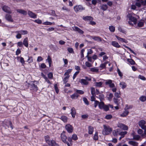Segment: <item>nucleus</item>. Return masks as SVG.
I'll return each instance as SVG.
<instances>
[{
  "label": "nucleus",
  "instance_id": "obj_1",
  "mask_svg": "<svg viewBox=\"0 0 146 146\" xmlns=\"http://www.w3.org/2000/svg\"><path fill=\"white\" fill-rule=\"evenodd\" d=\"M46 142L49 146H59L58 144L53 139H51L50 137L47 135L44 137Z\"/></svg>",
  "mask_w": 146,
  "mask_h": 146
},
{
  "label": "nucleus",
  "instance_id": "obj_2",
  "mask_svg": "<svg viewBox=\"0 0 146 146\" xmlns=\"http://www.w3.org/2000/svg\"><path fill=\"white\" fill-rule=\"evenodd\" d=\"M104 129L102 131V133L104 135L109 134L111 133L112 129L109 126H106V125H104Z\"/></svg>",
  "mask_w": 146,
  "mask_h": 146
},
{
  "label": "nucleus",
  "instance_id": "obj_3",
  "mask_svg": "<svg viewBox=\"0 0 146 146\" xmlns=\"http://www.w3.org/2000/svg\"><path fill=\"white\" fill-rule=\"evenodd\" d=\"M61 137L62 141L64 143L66 144L68 142L66 140L67 139V136L65 135V132L63 131L61 134Z\"/></svg>",
  "mask_w": 146,
  "mask_h": 146
},
{
  "label": "nucleus",
  "instance_id": "obj_4",
  "mask_svg": "<svg viewBox=\"0 0 146 146\" xmlns=\"http://www.w3.org/2000/svg\"><path fill=\"white\" fill-rule=\"evenodd\" d=\"M28 86L31 90L36 92L38 90V87L37 86L34 84L33 83H29Z\"/></svg>",
  "mask_w": 146,
  "mask_h": 146
},
{
  "label": "nucleus",
  "instance_id": "obj_5",
  "mask_svg": "<svg viewBox=\"0 0 146 146\" xmlns=\"http://www.w3.org/2000/svg\"><path fill=\"white\" fill-rule=\"evenodd\" d=\"M74 10L76 12H81L84 10L85 9L82 5H77L74 7Z\"/></svg>",
  "mask_w": 146,
  "mask_h": 146
},
{
  "label": "nucleus",
  "instance_id": "obj_6",
  "mask_svg": "<svg viewBox=\"0 0 146 146\" xmlns=\"http://www.w3.org/2000/svg\"><path fill=\"white\" fill-rule=\"evenodd\" d=\"M113 101L114 103L117 106H119L121 104L122 101L121 97H119L117 98H113Z\"/></svg>",
  "mask_w": 146,
  "mask_h": 146
},
{
  "label": "nucleus",
  "instance_id": "obj_7",
  "mask_svg": "<svg viewBox=\"0 0 146 146\" xmlns=\"http://www.w3.org/2000/svg\"><path fill=\"white\" fill-rule=\"evenodd\" d=\"M66 130L68 132L70 133H72L73 131V127L70 124H66L65 126Z\"/></svg>",
  "mask_w": 146,
  "mask_h": 146
},
{
  "label": "nucleus",
  "instance_id": "obj_8",
  "mask_svg": "<svg viewBox=\"0 0 146 146\" xmlns=\"http://www.w3.org/2000/svg\"><path fill=\"white\" fill-rule=\"evenodd\" d=\"M146 122L144 120H141L139 123V126L143 129H146V126L145 125Z\"/></svg>",
  "mask_w": 146,
  "mask_h": 146
},
{
  "label": "nucleus",
  "instance_id": "obj_9",
  "mask_svg": "<svg viewBox=\"0 0 146 146\" xmlns=\"http://www.w3.org/2000/svg\"><path fill=\"white\" fill-rule=\"evenodd\" d=\"M2 9L5 12L9 14H11L12 13L10 8L7 6H3L2 7Z\"/></svg>",
  "mask_w": 146,
  "mask_h": 146
},
{
  "label": "nucleus",
  "instance_id": "obj_10",
  "mask_svg": "<svg viewBox=\"0 0 146 146\" xmlns=\"http://www.w3.org/2000/svg\"><path fill=\"white\" fill-rule=\"evenodd\" d=\"M105 84L106 85H109L110 88H113L115 86V84L112 83V81L111 80H108L105 82Z\"/></svg>",
  "mask_w": 146,
  "mask_h": 146
},
{
  "label": "nucleus",
  "instance_id": "obj_11",
  "mask_svg": "<svg viewBox=\"0 0 146 146\" xmlns=\"http://www.w3.org/2000/svg\"><path fill=\"white\" fill-rule=\"evenodd\" d=\"M117 127L123 130H127L128 127L124 124L119 123L117 124Z\"/></svg>",
  "mask_w": 146,
  "mask_h": 146
},
{
  "label": "nucleus",
  "instance_id": "obj_12",
  "mask_svg": "<svg viewBox=\"0 0 146 146\" xmlns=\"http://www.w3.org/2000/svg\"><path fill=\"white\" fill-rule=\"evenodd\" d=\"M72 28L73 31H77L81 34H82L84 33V31L77 27L74 26L72 27Z\"/></svg>",
  "mask_w": 146,
  "mask_h": 146
},
{
  "label": "nucleus",
  "instance_id": "obj_13",
  "mask_svg": "<svg viewBox=\"0 0 146 146\" xmlns=\"http://www.w3.org/2000/svg\"><path fill=\"white\" fill-rule=\"evenodd\" d=\"M92 38L94 40L98 42H101L102 40L105 41V40L97 36H92Z\"/></svg>",
  "mask_w": 146,
  "mask_h": 146
},
{
  "label": "nucleus",
  "instance_id": "obj_14",
  "mask_svg": "<svg viewBox=\"0 0 146 146\" xmlns=\"http://www.w3.org/2000/svg\"><path fill=\"white\" fill-rule=\"evenodd\" d=\"M128 17L130 21L133 22L134 24H136L137 19L135 17L131 15H129Z\"/></svg>",
  "mask_w": 146,
  "mask_h": 146
},
{
  "label": "nucleus",
  "instance_id": "obj_15",
  "mask_svg": "<svg viewBox=\"0 0 146 146\" xmlns=\"http://www.w3.org/2000/svg\"><path fill=\"white\" fill-rule=\"evenodd\" d=\"M5 18L9 22H13V20L12 18L11 15L9 14H6L5 16Z\"/></svg>",
  "mask_w": 146,
  "mask_h": 146
},
{
  "label": "nucleus",
  "instance_id": "obj_16",
  "mask_svg": "<svg viewBox=\"0 0 146 146\" xmlns=\"http://www.w3.org/2000/svg\"><path fill=\"white\" fill-rule=\"evenodd\" d=\"M28 14L31 18L36 19L37 17V15L32 11H29L28 12Z\"/></svg>",
  "mask_w": 146,
  "mask_h": 146
},
{
  "label": "nucleus",
  "instance_id": "obj_17",
  "mask_svg": "<svg viewBox=\"0 0 146 146\" xmlns=\"http://www.w3.org/2000/svg\"><path fill=\"white\" fill-rule=\"evenodd\" d=\"M144 23L145 21L144 20L140 21L137 23V26H136V27L138 29V27H143L144 25Z\"/></svg>",
  "mask_w": 146,
  "mask_h": 146
},
{
  "label": "nucleus",
  "instance_id": "obj_18",
  "mask_svg": "<svg viewBox=\"0 0 146 146\" xmlns=\"http://www.w3.org/2000/svg\"><path fill=\"white\" fill-rule=\"evenodd\" d=\"M71 113L72 117L74 118L76 113V110L75 108L74 107L72 108L71 109Z\"/></svg>",
  "mask_w": 146,
  "mask_h": 146
},
{
  "label": "nucleus",
  "instance_id": "obj_19",
  "mask_svg": "<svg viewBox=\"0 0 146 146\" xmlns=\"http://www.w3.org/2000/svg\"><path fill=\"white\" fill-rule=\"evenodd\" d=\"M83 19L85 21H92L93 19V18L91 16H86L83 18Z\"/></svg>",
  "mask_w": 146,
  "mask_h": 146
},
{
  "label": "nucleus",
  "instance_id": "obj_20",
  "mask_svg": "<svg viewBox=\"0 0 146 146\" xmlns=\"http://www.w3.org/2000/svg\"><path fill=\"white\" fill-rule=\"evenodd\" d=\"M17 11L19 13L26 15L27 14V12L23 10L22 9H17Z\"/></svg>",
  "mask_w": 146,
  "mask_h": 146
},
{
  "label": "nucleus",
  "instance_id": "obj_21",
  "mask_svg": "<svg viewBox=\"0 0 146 146\" xmlns=\"http://www.w3.org/2000/svg\"><path fill=\"white\" fill-rule=\"evenodd\" d=\"M23 44L26 47L28 46V38L27 37L25 38L24 40Z\"/></svg>",
  "mask_w": 146,
  "mask_h": 146
},
{
  "label": "nucleus",
  "instance_id": "obj_22",
  "mask_svg": "<svg viewBox=\"0 0 146 146\" xmlns=\"http://www.w3.org/2000/svg\"><path fill=\"white\" fill-rule=\"evenodd\" d=\"M120 132V130L119 129H117L113 131V134L114 136H117L119 133Z\"/></svg>",
  "mask_w": 146,
  "mask_h": 146
},
{
  "label": "nucleus",
  "instance_id": "obj_23",
  "mask_svg": "<svg viewBox=\"0 0 146 146\" xmlns=\"http://www.w3.org/2000/svg\"><path fill=\"white\" fill-rule=\"evenodd\" d=\"M116 37L117 39L119 40L120 41H121L123 42H124L125 43H127L128 42V41L124 38L120 37L117 36H116Z\"/></svg>",
  "mask_w": 146,
  "mask_h": 146
},
{
  "label": "nucleus",
  "instance_id": "obj_24",
  "mask_svg": "<svg viewBox=\"0 0 146 146\" xmlns=\"http://www.w3.org/2000/svg\"><path fill=\"white\" fill-rule=\"evenodd\" d=\"M80 82L82 84L84 85H86L88 84V82L85 79H81L80 81Z\"/></svg>",
  "mask_w": 146,
  "mask_h": 146
},
{
  "label": "nucleus",
  "instance_id": "obj_25",
  "mask_svg": "<svg viewBox=\"0 0 146 146\" xmlns=\"http://www.w3.org/2000/svg\"><path fill=\"white\" fill-rule=\"evenodd\" d=\"M124 110L125 111H124L123 113L120 115L121 116L123 117H124L126 116L127 115H128L129 113V111L128 110Z\"/></svg>",
  "mask_w": 146,
  "mask_h": 146
},
{
  "label": "nucleus",
  "instance_id": "obj_26",
  "mask_svg": "<svg viewBox=\"0 0 146 146\" xmlns=\"http://www.w3.org/2000/svg\"><path fill=\"white\" fill-rule=\"evenodd\" d=\"M59 118L62 120L64 122H66L68 120L67 117L64 115L62 116Z\"/></svg>",
  "mask_w": 146,
  "mask_h": 146
},
{
  "label": "nucleus",
  "instance_id": "obj_27",
  "mask_svg": "<svg viewBox=\"0 0 146 146\" xmlns=\"http://www.w3.org/2000/svg\"><path fill=\"white\" fill-rule=\"evenodd\" d=\"M78 96L79 95L76 92L74 93L70 96L71 98L72 99H77Z\"/></svg>",
  "mask_w": 146,
  "mask_h": 146
},
{
  "label": "nucleus",
  "instance_id": "obj_28",
  "mask_svg": "<svg viewBox=\"0 0 146 146\" xmlns=\"http://www.w3.org/2000/svg\"><path fill=\"white\" fill-rule=\"evenodd\" d=\"M111 44L113 46L117 48H119L120 47L118 43L115 41H112Z\"/></svg>",
  "mask_w": 146,
  "mask_h": 146
},
{
  "label": "nucleus",
  "instance_id": "obj_29",
  "mask_svg": "<svg viewBox=\"0 0 146 146\" xmlns=\"http://www.w3.org/2000/svg\"><path fill=\"white\" fill-rule=\"evenodd\" d=\"M46 61L48 62L49 63V67H50L51 66V65L52 62V61L51 58L50 56H48L46 60Z\"/></svg>",
  "mask_w": 146,
  "mask_h": 146
},
{
  "label": "nucleus",
  "instance_id": "obj_30",
  "mask_svg": "<svg viewBox=\"0 0 146 146\" xmlns=\"http://www.w3.org/2000/svg\"><path fill=\"white\" fill-rule=\"evenodd\" d=\"M88 133L90 134H92L94 131V128L91 126H89L88 127Z\"/></svg>",
  "mask_w": 146,
  "mask_h": 146
},
{
  "label": "nucleus",
  "instance_id": "obj_31",
  "mask_svg": "<svg viewBox=\"0 0 146 146\" xmlns=\"http://www.w3.org/2000/svg\"><path fill=\"white\" fill-rule=\"evenodd\" d=\"M15 33L17 34L16 36V37L17 38L20 39L21 38V35L18 31H15Z\"/></svg>",
  "mask_w": 146,
  "mask_h": 146
},
{
  "label": "nucleus",
  "instance_id": "obj_32",
  "mask_svg": "<svg viewBox=\"0 0 146 146\" xmlns=\"http://www.w3.org/2000/svg\"><path fill=\"white\" fill-rule=\"evenodd\" d=\"M104 105V103L103 102L101 101L100 102H99L98 107L100 109H102Z\"/></svg>",
  "mask_w": 146,
  "mask_h": 146
},
{
  "label": "nucleus",
  "instance_id": "obj_33",
  "mask_svg": "<svg viewBox=\"0 0 146 146\" xmlns=\"http://www.w3.org/2000/svg\"><path fill=\"white\" fill-rule=\"evenodd\" d=\"M96 97L99 98L100 101H102L104 100V94H101L99 95L98 96H96Z\"/></svg>",
  "mask_w": 146,
  "mask_h": 146
},
{
  "label": "nucleus",
  "instance_id": "obj_34",
  "mask_svg": "<svg viewBox=\"0 0 146 146\" xmlns=\"http://www.w3.org/2000/svg\"><path fill=\"white\" fill-rule=\"evenodd\" d=\"M108 8V7L106 4H103L102 5L101 9L104 11H106Z\"/></svg>",
  "mask_w": 146,
  "mask_h": 146
},
{
  "label": "nucleus",
  "instance_id": "obj_35",
  "mask_svg": "<svg viewBox=\"0 0 146 146\" xmlns=\"http://www.w3.org/2000/svg\"><path fill=\"white\" fill-rule=\"evenodd\" d=\"M127 61L131 65H134L135 63V61L132 59H127Z\"/></svg>",
  "mask_w": 146,
  "mask_h": 146
},
{
  "label": "nucleus",
  "instance_id": "obj_36",
  "mask_svg": "<svg viewBox=\"0 0 146 146\" xmlns=\"http://www.w3.org/2000/svg\"><path fill=\"white\" fill-rule=\"evenodd\" d=\"M120 87L123 89L125 88L126 87V84L123 82H121L119 84Z\"/></svg>",
  "mask_w": 146,
  "mask_h": 146
},
{
  "label": "nucleus",
  "instance_id": "obj_37",
  "mask_svg": "<svg viewBox=\"0 0 146 146\" xmlns=\"http://www.w3.org/2000/svg\"><path fill=\"white\" fill-rule=\"evenodd\" d=\"M102 82H96L95 83V85L98 87H102Z\"/></svg>",
  "mask_w": 146,
  "mask_h": 146
},
{
  "label": "nucleus",
  "instance_id": "obj_38",
  "mask_svg": "<svg viewBox=\"0 0 146 146\" xmlns=\"http://www.w3.org/2000/svg\"><path fill=\"white\" fill-rule=\"evenodd\" d=\"M128 143L130 145H137L138 144L137 142L133 141H129Z\"/></svg>",
  "mask_w": 146,
  "mask_h": 146
},
{
  "label": "nucleus",
  "instance_id": "obj_39",
  "mask_svg": "<svg viewBox=\"0 0 146 146\" xmlns=\"http://www.w3.org/2000/svg\"><path fill=\"white\" fill-rule=\"evenodd\" d=\"M19 33L21 35H26L28 33V32L26 30H20L18 31Z\"/></svg>",
  "mask_w": 146,
  "mask_h": 146
},
{
  "label": "nucleus",
  "instance_id": "obj_40",
  "mask_svg": "<svg viewBox=\"0 0 146 146\" xmlns=\"http://www.w3.org/2000/svg\"><path fill=\"white\" fill-rule=\"evenodd\" d=\"M49 13L51 15L53 16H56L55 11H54L53 10H50L49 11Z\"/></svg>",
  "mask_w": 146,
  "mask_h": 146
},
{
  "label": "nucleus",
  "instance_id": "obj_41",
  "mask_svg": "<svg viewBox=\"0 0 146 146\" xmlns=\"http://www.w3.org/2000/svg\"><path fill=\"white\" fill-rule=\"evenodd\" d=\"M69 76H66L63 79V82L64 84H66L68 81V80L69 77Z\"/></svg>",
  "mask_w": 146,
  "mask_h": 146
},
{
  "label": "nucleus",
  "instance_id": "obj_42",
  "mask_svg": "<svg viewBox=\"0 0 146 146\" xmlns=\"http://www.w3.org/2000/svg\"><path fill=\"white\" fill-rule=\"evenodd\" d=\"M123 46L125 48H127V49H129V51H131V52L132 53H133L135 55H136V53L134 51H133L130 48H129L128 46H127L125 45H123Z\"/></svg>",
  "mask_w": 146,
  "mask_h": 146
},
{
  "label": "nucleus",
  "instance_id": "obj_43",
  "mask_svg": "<svg viewBox=\"0 0 146 146\" xmlns=\"http://www.w3.org/2000/svg\"><path fill=\"white\" fill-rule=\"evenodd\" d=\"M109 29L111 32H113L115 31V27L113 26H111L109 27Z\"/></svg>",
  "mask_w": 146,
  "mask_h": 146
},
{
  "label": "nucleus",
  "instance_id": "obj_44",
  "mask_svg": "<svg viewBox=\"0 0 146 146\" xmlns=\"http://www.w3.org/2000/svg\"><path fill=\"white\" fill-rule=\"evenodd\" d=\"M98 133L97 131L96 132L93 138L94 140H97L98 139Z\"/></svg>",
  "mask_w": 146,
  "mask_h": 146
},
{
  "label": "nucleus",
  "instance_id": "obj_45",
  "mask_svg": "<svg viewBox=\"0 0 146 146\" xmlns=\"http://www.w3.org/2000/svg\"><path fill=\"white\" fill-rule=\"evenodd\" d=\"M137 1H141V5L145 6L146 5V0H136Z\"/></svg>",
  "mask_w": 146,
  "mask_h": 146
},
{
  "label": "nucleus",
  "instance_id": "obj_46",
  "mask_svg": "<svg viewBox=\"0 0 146 146\" xmlns=\"http://www.w3.org/2000/svg\"><path fill=\"white\" fill-rule=\"evenodd\" d=\"M118 29L119 31H120L123 33L126 34V31H125L123 29H122V28L120 27H118Z\"/></svg>",
  "mask_w": 146,
  "mask_h": 146
},
{
  "label": "nucleus",
  "instance_id": "obj_47",
  "mask_svg": "<svg viewBox=\"0 0 146 146\" xmlns=\"http://www.w3.org/2000/svg\"><path fill=\"white\" fill-rule=\"evenodd\" d=\"M72 139L75 141L77 140L78 139V137L75 134H74L72 135Z\"/></svg>",
  "mask_w": 146,
  "mask_h": 146
},
{
  "label": "nucleus",
  "instance_id": "obj_48",
  "mask_svg": "<svg viewBox=\"0 0 146 146\" xmlns=\"http://www.w3.org/2000/svg\"><path fill=\"white\" fill-rule=\"evenodd\" d=\"M114 95V96L113 98H117L119 97H121L120 96V93L118 92H115Z\"/></svg>",
  "mask_w": 146,
  "mask_h": 146
},
{
  "label": "nucleus",
  "instance_id": "obj_49",
  "mask_svg": "<svg viewBox=\"0 0 146 146\" xmlns=\"http://www.w3.org/2000/svg\"><path fill=\"white\" fill-rule=\"evenodd\" d=\"M139 100L142 102H144L146 100V97L145 96H142L139 98Z\"/></svg>",
  "mask_w": 146,
  "mask_h": 146
},
{
  "label": "nucleus",
  "instance_id": "obj_50",
  "mask_svg": "<svg viewBox=\"0 0 146 146\" xmlns=\"http://www.w3.org/2000/svg\"><path fill=\"white\" fill-rule=\"evenodd\" d=\"M112 115L111 114H108L106 115L105 117V118L107 119H111L112 118Z\"/></svg>",
  "mask_w": 146,
  "mask_h": 146
},
{
  "label": "nucleus",
  "instance_id": "obj_51",
  "mask_svg": "<svg viewBox=\"0 0 146 146\" xmlns=\"http://www.w3.org/2000/svg\"><path fill=\"white\" fill-rule=\"evenodd\" d=\"M72 70V69H69L67 70L66 72L64 74V76L68 75L71 72Z\"/></svg>",
  "mask_w": 146,
  "mask_h": 146
},
{
  "label": "nucleus",
  "instance_id": "obj_52",
  "mask_svg": "<svg viewBox=\"0 0 146 146\" xmlns=\"http://www.w3.org/2000/svg\"><path fill=\"white\" fill-rule=\"evenodd\" d=\"M76 93H77L78 94H83L84 93V92L81 90L76 89Z\"/></svg>",
  "mask_w": 146,
  "mask_h": 146
},
{
  "label": "nucleus",
  "instance_id": "obj_53",
  "mask_svg": "<svg viewBox=\"0 0 146 146\" xmlns=\"http://www.w3.org/2000/svg\"><path fill=\"white\" fill-rule=\"evenodd\" d=\"M127 133V132L126 131L120 132L119 133V134L124 137V135L126 134Z\"/></svg>",
  "mask_w": 146,
  "mask_h": 146
},
{
  "label": "nucleus",
  "instance_id": "obj_54",
  "mask_svg": "<svg viewBox=\"0 0 146 146\" xmlns=\"http://www.w3.org/2000/svg\"><path fill=\"white\" fill-rule=\"evenodd\" d=\"M103 109L105 111H107L109 110V107L107 105H104V107L103 108Z\"/></svg>",
  "mask_w": 146,
  "mask_h": 146
},
{
  "label": "nucleus",
  "instance_id": "obj_55",
  "mask_svg": "<svg viewBox=\"0 0 146 146\" xmlns=\"http://www.w3.org/2000/svg\"><path fill=\"white\" fill-rule=\"evenodd\" d=\"M140 138V136L138 135H133V139L136 140H138Z\"/></svg>",
  "mask_w": 146,
  "mask_h": 146
},
{
  "label": "nucleus",
  "instance_id": "obj_56",
  "mask_svg": "<svg viewBox=\"0 0 146 146\" xmlns=\"http://www.w3.org/2000/svg\"><path fill=\"white\" fill-rule=\"evenodd\" d=\"M99 70L94 68H90V71L92 72H98Z\"/></svg>",
  "mask_w": 146,
  "mask_h": 146
},
{
  "label": "nucleus",
  "instance_id": "obj_57",
  "mask_svg": "<svg viewBox=\"0 0 146 146\" xmlns=\"http://www.w3.org/2000/svg\"><path fill=\"white\" fill-rule=\"evenodd\" d=\"M91 94L93 96H94L95 95V88H94L92 87L91 88Z\"/></svg>",
  "mask_w": 146,
  "mask_h": 146
},
{
  "label": "nucleus",
  "instance_id": "obj_58",
  "mask_svg": "<svg viewBox=\"0 0 146 146\" xmlns=\"http://www.w3.org/2000/svg\"><path fill=\"white\" fill-rule=\"evenodd\" d=\"M54 87L56 92L57 94H58L59 92V90L57 87V85L56 84H54Z\"/></svg>",
  "mask_w": 146,
  "mask_h": 146
},
{
  "label": "nucleus",
  "instance_id": "obj_59",
  "mask_svg": "<svg viewBox=\"0 0 146 146\" xmlns=\"http://www.w3.org/2000/svg\"><path fill=\"white\" fill-rule=\"evenodd\" d=\"M83 100L84 103L87 105H88L89 103L87 99L86 98H84Z\"/></svg>",
  "mask_w": 146,
  "mask_h": 146
},
{
  "label": "nucleus",
  "instance_id": "obj_60",
  "mask_svg": "<svg viewBox=\"0 0 146 146\" xmlns=\"http://www.w3.org/2000/svg\"><path fill=\"white\" fill-rule=\"evenodd\" d=\"M42 24L45 25H52V23L50 22L46 21L43 23Z\"/></svg>",
  "mask_w": 146,
  "mask_h": 146
},
{
  "label": "nucleus",
  "instance_id": "obj_61",
  "mask_svg": "<svg viewBox=\"0 0 146 146\" xmlns=\"http://www.w3.org/2000/svg\"><path fill=\"white\" fill-rule=\"evenodd\" d=\"M67 139H68V141H69L70 142V144H73V141H72V137H68L67 138Z\"/></svg>",
  "mask_w": 146,
  "mask_h": 146
},
{
  "label": "nucleus",
  "instance_id": "obj_62",
  "mask_svg": "<svg viewBox=\"0 0 146 146\" xmlns=\"http://www.w3.org/2000/svg\"><path fill=\"white\" fill-rule=\"evenodd\" d=\"M29 58L27 60V61L29 63H31L33 62V58L31 56H29Z\"/></svg>",
  "mask_w": 146,
  "mask_h": 146
},
{
  "label": "nucleus",
  "instance_id": "obj_63",
  "mask_svg": "<svg viewBox=\"0 0 146 146\" xmlns=\"http://www.w3.org/2000/svg\"><path fill=\"white\" fill-rule=\"evenodd\" d=\"M33 21L38 24H41L42 23L41 20L39 19L35 20Z\"/></svg>",
  "mask_w": 146,
  "mask_h": 146
},
{
  "label": "nucleus",
  "instance_id": "obj_64",
  "mask_svg": "<svg viewBox=\"0 0 146 146\" xmlns=\"http://www.w3.org/2000/svg\"><path fill=\"white\" fill-rule=\"evenodd\" d=\"M68 51L70 53H74V52L72 48H68L67 49Z\"/></svg>",
  "mask_w": 146,
  "mask_h": 146
}]
</instances>
